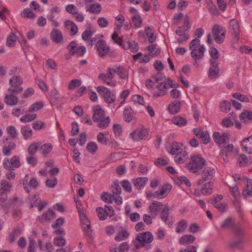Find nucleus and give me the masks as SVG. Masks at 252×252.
<instances>
[{
    "instance_id": "nucleus-1",
    "label": "nucleus",
    "mask_w": 252,
    "mask_h": 252,
    "mask_svg": "<svg viewBox=\"0 0 252 252\" xmlns=\"http://www.w3.org/2000/svg\"><path fill=\"white\" fill-rule=\"evenodd\" d=\"M93 119L94 122L98 123V126L101 128L107 127L110 123L109 117L105 116V112L100 105H97L93 107Z\"/></svg>"
},
{
    "instance_id": "nucleus-2",
    "label": "nucleus",
    "mask_w": 252,
    "mask_h": 252,
    "mask_svg": "<svg viewBox=\"0 0 252 252\" xmlns=\"http://www.w3.org/2000/svg\"><path fill=\"white\" fill-rule=\"evenodd\" d=\"M189 49L191 51V57L196 61L202 59L206 51L204 45L201 44L198 38H195L191 41Z\"/></svg>"
},
{
    "instance_id": "nucleus-3",
    "label": "nucleus",
    "mask_w": 252,
    "mask_h": 252,
    "mask_svg": "<svg viewBox=\"0 0 252 252\" xmlns=\"http://www.w3.org/2000/svg\"><path fill=\"white\" fill-rule=\"evenodd\" d=\"M154 240V236L150 231L139 233L134 241V245L137 249H140L149 245Z\"/></svg>"
},
{
    "instance_id": "nucleus-4",
    "label": "nucleus",
    "mask_w": 252,
    "mask_h": 252,
    "mask_svg": "<svg viewBox=\"0 0 252 252\" xmlns=\"http://www.w3.org/2000/svg\"><path fill=\"white\" fill-rule=\"evenodd\" d=\"M220 227L222 230H231L234 235H241L243 233L242 229L235 223V220L232 217H228L223 220Z\"/></svg>"
},
{
    "instance_id": "nucleus-5",
    "label": "nucleus",
    "mask_w": 252,
    "mask_h": 252,
    "mask_svg": "<svg viewBox=\"0 0 252 252\" xmlns=\"http://www.w3.org/2000/svg\"><path fill=\"white\" fill-rule=\"evenodd\" d=\"M205 159L200 155H194L191 157L190 161L187 167L191 173L198 172L205 164Z\"/></svg>"
},
{
    "instance_id": "nucleus-6",
    "label": "nucleus",
    "mask_w": 252,
    "mask_h": 252,
    "mask_svg": "<svg viewBox=\"0 0 252 252\" xmlns=\"http://www.w3.org/2000/svg\"><path fill=\"white\" fill-rule=\"evenodd\" d=\"M23 79L18 75L11 76L9 80L10 87L8 89L9 93H13L15 94H19L21 93L23 88L21 86L23 83Z\"/></svg>"
},
{
    "instance_id": "nucleus-7",
    "label": "nucleus",
    "mask_w": 252,
    "mask_h": 252,
    "mask_svg": "<svg viewBox=\"0 0 252 252\" xmlns=\"http://www.w3.org/2000/svg\"><path fill=\"white\" fill-rule=\"evenodd\" d=\"M96 91L106 103L111 104L115 102L116 96L108 88L104 86H98L96 87Z\"/></svg>"
},
{
    "instance_id": "nucleus-8",
    "label": "nucleus",
    "mask_w": 252,
    "mask_h": 252,
    "mask_svg": "<svg viewBox=\"0 0 252 252\" xmlns=\"http://www.w3.org/2000/svg\"><path fill=\"white\" fill-rule=\"evenodd\" d=\"M114 77L113 67H110L107 69L106 72L100 73L98 76V79L107 85L114 87L117 85L116 81L113 79Z\"/></svg>"
},
{
    "instance_id": "nucleus-9",
    "label": "nucleus",
    "mask_w": 252,
    "mask_h": 252,
    "mask_svg": "<svg viewBox=\"0 0 252 252\" xmlns=\"http://www.w3.org/2000/svg\"><path fill=\"white\" fill-rule=\"evenodd\" d=\"M228 31L232 37L233 42H238L239 39L240 27L237 20L232 19L229 21Z\"/></svg>"
},
{
    "instance_id": "nucleus-10",
    "label": "nucleus",
    "mask_w": 252,
    "mask_h": 252,
    "mask_svg": "<svg viewBox=\"0 0 252 252\" xmlns=\"http://www.w3.org/2000/svg\"><path fill=\"white\" fill-rule=\"evenodd\" d=\"M67 49L71 55L76 56L78 57H82L86 52V49L84 46H79L76 41H72L67 46Z\"/></svg>"
},
{
    "instance_id": "nucleus-11",
    "label": "nucleus",
    "mask_w": 252,
    "mask_h": 252,
    "mask_svg": "<svg viewBox=\"0 0 252 252\" xmlns=\"http://www.w3.org/2000/svg\"><path fill=\"white\" fill-rule=\"evenodd\" d=\"M4 168L8 170L17 168L21 166L20 158L18 156H14L10 159L4 158L2 162Z\"/></svg>"
},
{
    "instance_id": "nucleus-12",
    "label": "nucleus",
    "mask_w": 252,
    "mask_h": 252,
    "mask_svg": "<svg viewBox=\"0 0 252 252\" xmlns=\"http://www.w3.org/2000/svg\"><path fill=\"white\" fill-rule=\"evenodd\" d=\"M212 33L214 39L217 43L221 44L223 42L225 31L223 27L215 25L212 29Z\"/></svg>"
},
{
    "instance_id": "nucleus-13",
    "label": "nucleus",
    "mask_w": 252,
    "mask_h": 252,
    "mask_svg": "<svg viewBox=\"0 0 252 252\" xmlns=\"http://www.w3.org/2000/svg\"><path fill=\"white\" fill-rule=\"evenodd\" d=\"M97 216L100 220H105L107 216L112 217L115 214L113 207L110 205H105L104 208L98 207L96 209Z\"/></svg>"
},
{
    "instance_id": "nucleus-14",
    "label": "nucleus",
    "mask_w": 252,
    "mask_h": 252,
    "mask_svg": "<svg viewBox=\"0 0 252 252\" xmlns=\"http://www.w3.org/2000/svg\"><path fill=\"white\" fill-rule=\"evenodd\" d=\"M28 200L30 203L31 208L36 207L39 211H41L44 207L47 205V202L45 201H41L35 194H31L28 197Z\"/></svg>"
},
{
    "instance_id": "nucleus-15",
    "label": "nucleus",
    "mask_w": 252,
    "mask_h": 252,
    "mask_svg": "<svg viewBox=\"0 0 252 252\" xmlns=\"http://www.w3.org/2000/svg\"><path fill=\"white\" fill-rule=\"evenodd\" d=\"M229 133L227 132H214L213 134V138L214 141L218 145H221L229 141Z\"/></svg>"
},
{
    "instance_id": "nucleus-16",
    "label": "nucleus",
    "mask_w": 252,
    "mask_h": 252,
    "mask_svg": "<svg viewBox=\"0 0 252 252\" xmlns=\"http://www.w3.org/2000/svg\"><path fill=\"white\" fill-rule=\"evenodd\" d=\"M23 185L24 189L28 193L30 192L31 189H35L38 185V183L35 178H32L29 181V176L26 175L23 180Z\"/></svg>"
},
{
    "instance_id": "nucleus-17",
    "label": "nucleus",
    "mask_w": 252,
    "mask_h": 252,
    "mask_svg": "<svg viewBox=\"0 0 252 252\" xmlns=\"http://www.w3.org/2000/svg\"><path fill=\"white\" fill-rule=\"evenodd\" d=\"M213 189V183L208 182L202 185L201 188L196 189L194 191L195 194L199 195H208L212 194Z\"/></svg>"
},
{
    "instance_id": "nucleus-18",
    "label": "nucleus",
    "mask_w": 252,
    "mask_h": 252,
    "mask_svg": "<svg viewBox=\"0 0 252 252\" xmlns=\"http://www.w3.org/2000/svg\"><path fill=\"white\" fill-rule=\"evenodd\" d=\"M148 134L146 128H138L130 133V136L133 141H139L145 139Z\"/></svg>"
},
{
    "instance_id": "nucleus-19",
    "label": "nucleus",
    "mask_w": 252,
    "mask_h": 252,
    "mask_svg": "<svg viewBox=\"0 0 252 252\" xmlns=\"http://www.w3.org/2000/svg\"><path fill=\"white\" fill-rule=\"evenodd\" d=\"M95 47L99 56L100 57L105 56L110 51L109 46L107 45L106 41L103 40L98 41L95 44Z\"/></svg>"
},
{
    "instance_id": "nucleus-20",
    "label": "nucleus",
    "mask_w": 252,
    "mask_h": 252,
    "mask_svg": "<svg viewBox=\"0 0 252 252\" xmlns=\"http://www.w3.org/2000/svg\"><path fill=\"white\" fill-rule=\"evenodd\" d=\"M114 74L116 73L119 78L124 80H127L128 78V71L123 66L116 65L113 67Z\"/></svg>"
},
{
    "instance_id": "nucleus-21",
    "label": "nucleus",
    "mask_w": 252,
    "mask_h": 252,
    "mask_svg": "<svg viewBox=\"0 0 252 252\" xmlns=\"http://www.w3.org/2000/svg\"><path fill=\"white\" fill-rule=\"evenodd\" d=\"M80 216L83 229L89 237L92 238L93 235L92 230L90 227V222L89 220L87 218L84 213H80Z\"/></svg>"
},
{
    "instance_id": "nucleus-22",
    "label": "nucleus",
    "mask_w": 252,
    "mask_h": 252,
    "mask_svg": "<svg viewBox=\"0 0 252 252\" xmlns=\"http://www.w3.org/2000/svg\"><path fill=\"white\" fill-rule=\"evenodd\" d=\"M193 133L200 139H202L203 144H207L209 142V135L207 130L203 131L199 128H193Z\"/></svg>"
},
{
    "instance_id": "nucleus-23",
    "label": "nucleus",
    "mask_w": 252,
    "mask_h": 252,
    "mask_svg": "<svg viewBox=\"0 0 252 252\" xmlns=\"http://www.w3.org/2000/svg\"><path fill=\"white\" fill-rule=\"evenodd\" d=\"M169 209L167 205H164V207L161 210L160 218L165 224L169 226L173 225V221L171 218H169Z\"/></svg>"
},
{
    "instance_id": "nucleus-24",
    "label": "nucleus",
    "mask_w": 252,
    "mask_h": 252,
    "mask_svg": "<svg viewBox=\"0 0 252 252\" xmlns=\"http://www.w3.org/2000/svg\"><path fill=\"white\" fill-rule=\"evenodd\" d=\"M129 236L127 229L123 227H120L117 229V233L115 236V240L117 242L122 241L126 239Z\"/></svg>"
},
{
    "instance_id": "nucleus-25",
    "label": "nucleus",
    "mask_w": 252,
    "mask_h": 252,
    "mask_svg": "<svg viewBox=\"0 0 252 252\" xmlns=\"http://www.w3.org/2000/svg\"><path fill=\"white\" fill-rule=\"evenodd\" d=\"M215 168L212 167L205 168L201 172V177L203 181L211 180L215 175Z\"/></svg>"
},
{
    "instance_id": "nucleus-26",
    "label": "nucleus",
    "mask_w": 252,
    "mask_h": 252,
    "mask_svg": "<svg viewBox=\"0 0 252 252\" xmlns=\"http://www.w3.org/2000/svg\"><path fill=\"white\" fill-rule=\"evenodd\" d=\"M242 149L248 154H252V135L241 141Z\"/></svg>"
},
{
    "instance_id": "nucleus-27",
    "label": "nucleus",
    "mask_w": 252,
    "mask_h": 252,
    "mask_svg": "<svg viewBox=\"0 0 252 252\" xmlns=\"http://www.w3.org/2000/svg\"><path fill=\"white\" fill-rule=\"evenodd\" d=\"M164 205L162 203L157 201H154L149 206L150 213L152 214L153 218H154L158 214V212L161 211L164 207Z\"/></svg>"
},
{
    "instance_id": "nucleus-28",
    "label": "nucleus",
    "mask_w": 252,
    "mask_h": 252,
    "mask_svg": "<svg viewBox=\"0 0 252 252\" xmlns=\"http://www.w3.org/2000/svg\"><path fill=\"white\" fill-rule=\"evenodd\" d=\"M123 48L125 50H130L133 53H136L139 50L138 43L133 40H125L123 43Z\"/></svg>"
},
{
    "instance_id": "nucleus-29",
    "label": "nucleus",
    "mask_w": 252,
    "mask_h": 252,
    "mask_svg": "<svg viewBox=\"0 0 252 252\" xmlns=\"http://www.w3.org/2000/svg\"><path fill=\"white\" fill-rule=\"evenodd\" d=\"M50 37L52 41L56 43H61L63 39L62 32L57 29H54L51 31Z\"/></svg>"
},
{
    "instance_id": "nucleus-30",
    "label": "nucleus",
    "mask_w": 252,
    "mask_h": 252,
    "mask_svg": "<svg viewBox=\"0 0 252 252\" xmlns=\"http://www.w3.org/2000/svg\"><path fill=\"white\" fill-rule=\"evenodd\" d=\"M21 133L25 140L31 139L33 131L30 125L22 126L21 128Z\"/></svg>"
},
{
    "instance_id": "nucleus-31",
    "label": "nucleus",
    "mask_w": 252,
    "mask_h": 252,
    "mask_svg": "<svg viewBox=\"0 0 252 252\" xmlns=\"http://www.w3.org/2000/svg\"><path fill=\"white\" fill-rule=\"evenodd\" d=\"M188 224V221L185 219L180 220L176 224L175 232L180 234L185 232Z\"/></svg>"
},
{
    "instance_id": "nucleus-32",
    "label": "nucleus",
    "mask_w": 252,
    "mask_h": 252,
    "mask_svg": "<svg viewBox=\"0 0 252 252\" xmlns=\"http://www.w3.org/2000/svg\"><path fill=\"white\" fill-rule=\"evenodd\" d=\"M190 28L188 17H187L184 20V24L182 27H179L176 31V33L179 36L187 35L186 32Z\"/></svg>"
},
{
    "instance_id": "nucleus-33",
    "label": "nucleus",
    "mask_w": 252,
    "mask_h": 252,
    "mask_svg": "<svg viewBox=\"0 0 252 252\" xmlns=\"http://www.w3.org/2000/svg\"><path fill=\"white\" fill-rule=\"evenodd\" d=\"M17 94L13 93H9L4 97V102L8 105L13 106L16 104L18 101V98L15 96Z\"/></svg>"
},
{
    "instance_id": "nucleus-34",
    "label": "nucleus",
    "mask_w": 252,
    "mask_h": 252,
    "mask_svg": "<svg viewBox=\"0 0 252 252\" xmlns=\"http://www.w3.org/2000/svg\"><path fill=\"white\" fill-rule=\"evenodd\" d=\"M246 186L243 191V195L246 198L252 196V180L246 179Z\"/></svg>"
},
{
    "instance_id": "nucleus-35",
    "label": "nucleus",
    "mask_w": 252,
    "mask_h": 252,
    "mask_svg": "<svg viewBox=\"0 0 252 252\" xmlns=\"http://www.w3.org/2000/svg\"><path fill=\"white\" fill-rule=\"evenodd\" d=\"M240 120L245 124L252 122V111L245 110L239 115Z\"/></svg>"
},
{
    "instance_id": "nucleus-36",
    "label": "nucleus",
    "mask_w": 252,
    "mask_h": 252,
    "mask_svg": "<svg viewBox=\"0 0 252 252\" xmlns=\"http://www.w3.org/2000/svg\"><path fill=\"white\" fill-rule=\"evenodd\" d=\"M171 121L172 124L179 127H183L186 126L188 123L186 118L179 115L174 116L171 119Z\"/></svg>"
},
{
    "instance_id": "nucleus-37",
    "label": "nucleus",
    "mask_w": 252,
    "mask_h": 252,
    "mask_svg": "<svg viewBox=\"0 0 252 252\" xmlns=\"http://www.w3.org/2000/svg\"><path fill=\"white\" fill-rule=\"evenodd\" d=\"M188 153L183 150L181 152L175 155L174 157V161L178 164L184 163L188 158Z\"/></svg>"
},
{
    "instance_id": "nucleus-38",
    "label": "nucleus",
    "mask_w": 252,
    "mask_h": 252,
    "mask_svg": "<svg viewBox=\"0 0 252 252\" xmlns=\"http://www.w3.org/2000/svg\"><path fill=\"white\" fill-rule=\"evenodd\" d=\"M168 111L171 114L178 113L181 109V102L179 100H174L171 102L168 107Z\"/></svg>"
},
{
    "instance_id": "nucleus-39",
    "label": "nucleus",
    "mask_w": 252,
    "mask_h": 252,
    "mask_svg": "<svg viewBox=\"0 0 252 252\" xmlns=\"http://www.w3.org/2000/svg\"><path fill=\"white\" fill-rule=\"evenodd\" d=\"M171 188L172 186L169 184H166L163 186L159 190L156 191L157 195H158V198H162L166 196Z\"/></svg>"
},
{
    "instance_id": "nucleus-40",
    "label": "nucleus",
    "mask_w": 252,
    "mask_h": 252,
    "mask_svg": "<svg viewBox=\"0 0 252 252\" xmlns=\"http://www.w3.org/2000/svg\"><path fill=\"white\" fill-rule=\"evenodd\" d=\"M55 212L52 210H49L46 212L43 213L41 218L38 217V218L41 222H43L44 221L50 220L55 218Z\"/></svg>"
},
{
    "instance_id": "nucleus-41",
    "label": "nucleus",
    "mask_w": 252,
    "mask_h": 252,
    "mask_svg": "<svg viewBox=\"0 0 252 252\" xmlns=\"http://www.w3.org/2000/svg\"><path fill=\"white\" fill-rule=\"evenodd\" d=\"M243 233H243L241 235H235L236 239L230 243L229 246L233 248H239L244 241V239L242 236Z\"/></svg>"
},
{
    "instance_id": "nucleus-42",
    "label": "nucleus",
    "mask_w": 252,
    "mask_h": 252,
    "mask_svg": "<svg viewBox=\"0 0 252 252\" xmlns=\"http://www.w3.org/2000/svg\"><path fill=\"white\" fill-rule=\"evenodd\" d=\"M195 240V237L194 236L187 234L180 238L179 243L181 245H187L193 243Z\"/></svg>"
},
{
    "instance_id": "nucleus-43",
    "label": "nucleus",
    "mask_w": 252,
    "mask_h": 252,
    "mask_svg": "<svg viewBox=\"0 0 252 252\" xmlns=\"http://www.w3.org/2000/svg\"><path fill=\"white\" fill-rule=\"evenodd\" d=\"M129 250V246L126 242H123L118 248H112L110 252H127Z\"/></svg>"
},
{
    "instance_id": "nucleus-44",
    "label": "nucleus",
    "mask_w": 252,
    "mask_h": 252,
    "mask_svg": "<svg viewBox=\"0 0 252 252\" xmlns=\"http://www.w3.org/2000/svg\"><path fill=\"white\" fill-rule=\"evenodd\" d=\"M183 151L182 145L179 143L174 142L170 146V153L176 155Z\"/></svg>"
},
{
    "instance_id": "nucleus-45",
    "label": "nucleus",
    "mask_w": 252,
    "mask_h": 252,
    "mask_svg": "<svg viewBox=\"0 0 252 252\" xmlns=\"http://www.w3.org/2000/svg\"><path fill=\"white\" fill-rule=\"evenodd\" d=\"M148 181V179L147 177L137 178L134 181V185L137 189H141L145 187Z\"/></svg>"
},
{
    "instance_id": "nucleus-46",
    "label": "nucleus",
    "mask_w": 252,
    "mask_h": 252,
    "mask_svg": "<svg viewBox=\"0 0 252 252\" xmlns=\"http://www.w3.org/2000/svg\"><path fill=\"white\" fill-rule=\"evenodd\" d=\"M220 69L218 67L210 66L208 71V77L210 79H216L219 76Z\"/></svg>"
},
{
    "instance_id": "nucleus-47",
    "label": "nucleus",
    "mask_w": 252,
    "mask_h": 252,
    "mask_svg": "<svg viewBox=\"0 0 252 252\" xmlns=\"http://www.w3.org/2000/svg\"><path fill=\"white\" fill-rule=\"evenodd\" d=\"M134 112L131 108H126L124 111V120L126 122H131L133 119Z\"/></svg>"
},
{
    "instance_id": "nucleus-48",
    "label": "nucleus",
    "mask_w": 252,
    "mask_h": 252,
    "mask_svg": "<svg viewBox=\"0 0 252 252\" xmlns=\"http://www.w3.org/2000/svg\"><path fill=\"white\" fill-rule=\"evenodd\" d=\"M39 149L41 151V154L46 156L50 153L53 149V145L50 143H46L42 145H40Z\"/></svg>"
},
{
    "instance_id": "nucleus-49",
    "label": "nucleus",
    "mask_w": 252,
    "mask_h": 252,
    "mask_svg": "<svg viewBox=\"0 0 252 252\" xmlns=\"http://www.w3.org/2000/svg\"><path fill=\"white\" fill-rule=\"evenodd\" d=\"M44 106V102L43 101H37L31 105L29 109V112H37L41 109Z\"/></svg>"
},
{
    "instance_id": "nucleus-50",
    "label": "nucleus",
    "mask_w": 252,
    "mask_h": 252,
    "mask_svg": "<svg viewBox=\"0 0 252 252\" xmlns=\"http://www.w3.org/2000/svg\"><path fill=\"white\" fill-rule=\"evenodd\" d=\"M93 32H92L91 30H86L84 31L82 34V38L84 40L87 41H89L90 40L91 42L89 43V44L90 45L91 47L93 46L94 43L95 41L94 38L91 40Z\"/></svg>"
},
{
    "instance_id": "nucleus-51",
    "label": "nucleus",
    "mask_w": 252,
    "mask_h": 252,
    "mask_svg": "<svg viewBox=\"0 0 252 252\" xmlns=\"http://www.w3.org/2000/svg\"><path fill=\"white\" fill-rule=\"evenodd\" d=\"M40 148V143L39 142H32L29 146L28 151L29 154L31 156L35 154L37 150Z\"/></svg>"
},
{
    "instance_id": "nucleus-52",
    "label": "nucleus",
    "mask_w": 252,
    "mask_h": 252,
    "mask_svg": "<svg viewBox=\"0 0 252 252\" xmlns=\"http://www.w3.org/2000/svg\"><path fill=\"white\" fill-rule=\"evenodd\" d=\"M132 23L134 28L138 29L141 27L143 20L138 14H134L131 18Z\"/></svg>"
},
{
    "instance_id": "nucleus-53",
    "label": "nucleus",
    "mask_w": 252,
    "mask_h": 252,
    "mask_svg": "<svg viewBox=\"0 0 252 252\" xmlns=\"http://www.w3.org/2000/svg\"><path fill=\"white\" fill-rule=\"evenodd\" d=\"M87 10L94 14H98L101 10V6L99 3H92L89 5Z\"/></svg>"
},
{
    "instance_id": "nucleus-54",
    "label": "nucleus",
    "mask_w": 252,
    "mask_h": 252,
    "mask_svg": "<svg viewBox=\"0 0 252 252\" xmlns=\"http://www.w3.org/2000/svg\"><path fill=\"white\" fill-rule=\"evenodd\" d=\"M0 189L7 193L10 192L12 189V185L5 180H2L0 182Z\"/></svg>"
},
{
    "instance_id": "nucleus-55",
    "label": "nucleus",
    "mask_w": 252,
    "mask_h": 252,
    "mask_svg": "<svg viewBox=\"0 0 252 252\" xmlns=\"http://www.w3.org/2000/svg\"><path fill=\"white\" fill-rule=\"evenodd\" d=\"M16 33L11 32L7 37L6 44L9 47H13L15 45L17 39Z\"/></svg>"
},
{
    "instance_id": "nucleus-56",
    "label": "nucleus",
    "mask_w": 252,
    "mask_h": 252,
    "mask_svg": "<svg viewBox=\"0 0 252 252\" xmlns=\"http://www.w3.org/2000/svg\"><path fill=\"white\" fill-rule=\"evenodd\" d=\"M36 117L37 115L36 114H28L21 117L20 120L22 123H27L33 121Z\"/></svg>"
},
{
    "instance_id": "nucleus-57",
    "label": "nucleus",
    "mask_w": 252,
    "mask_h": 252,
    "mask_svg": "<svg viewBox=\"0 0 252 252\" xmlns=\"http://www.w3.org/2000/svg\"><path fill=\"white\" fill-rule=\"evenodd\" d=\"M65 25L69 28L71 32V34L75 35L78 32V29L77 25L72 21L70 20L66 21Z\"/></svg>"
},
{
    "instance_id": "nucleus-58",
    "label": "nucleus",
    "mask_w": 252,
    "mask_h": 252,
    "mask_svg": "<svg viewBox=\"0 0 252 252\" xmlns=\"http://www.w3.org/2000/svg\"><path fill=\"white\" fill-rule=\"evenodd\" d=\"M145 32L148 37V40L150 43H153L155 41L156 37L154 35L153 29L152 27H147L145 28Z\"/></svg>"
},
{
    "instance_id": "nucleus-59",
    "label": "nucleus",
    "mask_w": 252,
    "mask_h": 252,
    "mask_svg": "<svg viewBox=\"0 0 252 252\" xmlns=\"http://www.w3.org/2000/svg\"><path fill=\"white\" fill-rule=\"evenodd\" d=\"M219 106L221 111L224 113L228 112L231 108L230 102L226 100L220 102Z\"/></svg>"
},
{
    "instance_id": "nucleus-60",
    "label": "nucleus",
    "mask_w": 252,
    "mask_h": 252,
    "mask_svg": "<svg viewBox=\"0 0 252 252\" xmlns=\"http://www.w3.org/2000/svg\"><path fill=\"white\" fill-rule=\"evenodd\" d=\"M232 96L236 99L241 102H249L250 101L249 98L245 94H241L239 93H234Z\"/></svg>"
},
{
    "instance_id": "nucleus-61",
    "label": "nucleus",
    "mask_w": 252,
    "mask_h": 252,
    "mask_svg": "<svg viewBox=\"0 0 252 252\" xmlns=\"http://www.w3.org/2000/svg\"><path fill=\"white\" fill-rule=\"evenodd\" d=\"M176 182L178 185L185 184L188 187L191 186V183L189 179L185 176L178 175Z\"/></svg>"
},
{
    "instance_id": "nucleus-62",
    "label": "nucleus",
    "mask_w": 252,
    "mask_h": 252,
    "mask_svg": "<svg viewBox=\"0 0 252 252\" xmlns=\"http://www.w3.org/2000/svg\"><path fill=\"white\" fill-rule=\"evenodd\" d=\"M87 149L89 153L94 154L97 151L98 147L95 142H90L87 145Z\"/></svg>"
},
{
    "instance_id": "nucleus-63",
    "label": "nucleus",
    "mask_w": 252,
    "mask_h": 252,
    "mask_svg": "<svg viewBox=\"0 0 252 252\" xmlns=\"http://www.w3.org/2000/svg\"><path fill=\"white\" fill-rule=\"evenodd\" d=\"M169 85L167 84L166 81H163L162 83L158 84L156 88L161 92L165 93V94H167V89H169Z\"/></svg>"
},
{
    "instance_id": "nucleus-64",
    "label": "nucleus",
    "mask_w": 252,
    "mask_h": 252,
    "mask_svg": "<svg viewBox=\"0 0 252 252\" xmlns=\"http://www.w3.org/2000/svg\"><path fill=\"white\" fill-rule=\"evenodd\" d=\"M58 180L57 178L55 176H53L46 181L45 185L48 188H53L56 186Z\"/></svg>"
}]
</instances>
